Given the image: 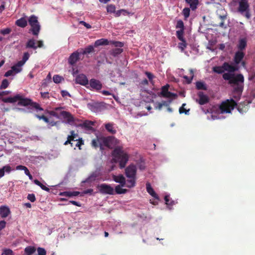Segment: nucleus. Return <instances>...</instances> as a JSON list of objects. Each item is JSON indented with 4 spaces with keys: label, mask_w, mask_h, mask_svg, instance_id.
Wrapping results in <instances>:
<instances>
[{
    "label": "nucleus",
    "mask_w": 255,
    "mask_h": 255,
    "mask_svg": "<svg viewBox=\"0 0 255 255\" xmlns=\"http://www.w3.org/2000/svg\"><path fill=\"white\" fill-rule=\"evenodd\" d=\"M1 255H13V252L10 249H5Z\"/></svg>",
    "instance_id": "51"
},
{
    "label": "nucleus",
    "mask_w": 255,
    "mask_h": 255,
    "mask_svg": "<svg viewBox=\"0 0 255 255\" xmlns=\"http://www.w3.org/2000/svg\"><path fill=\"white\" fill-rule=\"evenodd\" d=\"M94 51V47L92 45H89L84 49H81L80 52L81 54L87 55Z\"/></svg>",
    "instance_id": "26"
},
{
    "label": "nucleus",
    "mask_w": 255,
    "mask_h": 255,
    "mask_svg": "<svg viewBox=\"0 0 255 255\" xmlns=\"http://www.w3.org/2000/svg\"><path fill=\"white\" fill-rule=\"evenodd\" d=\"M115 193L120 194L123 193H125L127 191V190L125 189L122 188V186L120 185H117L115 188Z\"/></svg>",
    "instance_id": "38"
},
{
    "label": "nucleus",
    "mask_w": 255,
    "mask_h": 255,
    "mask_svg": "<svg viewBox=\"0 0 255 255\" xmlns=\"http://www.w3.org/2000/svg\"><path fill=\"white\" fill-rule=\"evenodd\" d=\"M245 55V53H244V51H241L240 50H238L235 53L233 59L234 65L231 64L232 66L235 67L237 69L236 70H234V72H237V71H239L240 69V67L239 66V64L241 63L244 58Z\"/></svg>",
    "instance_id": "8"
},
{
    "label": "nucleus",
    "mask_w": 255,
    "mask_h": 255,
    "mask_svg": "<svg viewBox=\"0 0 255 255\" xmlns=\"http://www.w3.org/2000/svg\"><path fill=\"white\" fill-rule=\"evenodd\" d=\"M30 26L31 27L30 30L32 34L34 35H38L40 30V25L39 23L38 22L37 23L33 24V25H31Z\"/></svg>",
    "instance_id": "25"
},
{
    "label": "nucleus",
    "mask_w": 255,
    "mask_h": 255,
    "mask_svg": "<svg viewBox=\"0 0 255 255\" xmlns=\"http://www.w3.org/2000/svg\"><path fill=\"white\" fill-rule=\"evenodd\" d=\"M36 117L39 120H42L46 123H49V120L48 118L45 117L44 115H36Z\"/></svg>",
    "instance_id": "47"
},
{
    "label": "nucleus",
    "mask_w": 255,
    "mask_h": 255,
    "mask_svg": "<svg viewBox=\"0 0 255 255\" xmlns=\"http://www.w3.org/2000/svg\"><path fill=\"white\" fill-rule=\"evenodd\" d=\"M22 66V64H21L19 62H18L16 64L12 66L11 68L12 69L13 72H14L15 73H18L21 71V67Z\"/></svg>",
    "instance_id": "30"
},
{
    "label": "nucleus",
    "mask_w": 255,
    "mask_h": 255,
    "mask_svg": "<svg viewBox=\"0 0 255 255\" xmlns=\"http://www.w3.org/2000/svg\"><path fill=\"white\" fill-rule=\"evenodd\" d=\"M145 75H146L149 80H152L154 78V75H153L152 73H150V72H145Z\"/></svg>",
    "instance_id": "59"
},
{
    "label": "nucleus",
    "mask_w": 255,
    "mask_h": 255,
    "mask_svg": "<svg viewBox=\"0 0 255 255\" xmlns=\"http://www.w3.org/2000/svg\"><path fill=\"white\" fill-rule=\"evenodd\" d=\"M2 101L4 103H13L18 101V104L20 106H26L30 105L31 100L23 98L22 96L17 94L13 97H8L6 98H2Z\"/></svg>",
    "instance_id": "5"
},
{
    "label": "nucleus",
    "mask_w": 255,
    "mask_h": 255,
    "mask_svg": "<svg viewBox=\"0 0 255 255\" xmlns=\"http://www.w3.org/2000/svg\"><path fill=\"white\" fill-rule=\"evenodd\" d=\"M185 105H186L185 104H182V106L181 107H180L179 110V112L180 113H185V114H187V113L189 111V110H186L184 108V106H185Z\"/></svg>",
    "instance_id": "49"
},
{
    "label": "nucleus",
    "mask_w": 255,
    "mask_h": 255,
    "mask_svg": "<svg viewBox=\"0 0 255 255\" xmlns=\"http://www.w3.org/2000/svg\"><path fill=\"white\" fill-rule=\"evenodd\" d=\"M29 58V54L26 52H24L22 57V59L21 60L19 61V62L22 64L23 65L25 64V63L26 62L27 60Z\"/></svg>",
    "instance_id": "39"
},
{
    "label": "nucleus",
    "mask_w": 255,
    "mask_h": 255,
    "mask_svg": "<svg viewBox=\"0 0 255 255\" xmlns=\"http://www.w3.org/2000/svg\"><path fill=\"white\" fill-rule=\"evenodd\" d=\"M236 69L235 67L232 66L231 64L227 62H224L221 66H215L213 68L214 72L219 74L224 73L225 71H227L228 72H234Z\"/></svg>",
    "instance_id": "7"
},
{
    "label": "nucleus",
    "mask_w": 255,
    "mask_h": 255,
    "mask_svg": "<svg viewBox=\"0 0 255 255\" xmlns=\"http://www.w3.org/2000/svg\"><path fill=\"white\" fill-rule=\"evenodd\" d=\"M169 85H164L162 87L161 94L162 96L165 98H176L177 97V94L172 93V92L169 91Z\"/></svg>",
    "instance_id": "11"
},
{
    "label": "nucleus",
    "mask_w": 255,
    "mask_h": 255,
    "mask_svg": "<svg viewBox=\"0 0 255 255\" xmlns=\"http://www.w3.org/2000/svg\"><path fill=\"white\" fill-rule=\"evenodd\" d=\"M106 130L112 134H115L116 130L114 128V124L112 123H108L105 125Z\"/></svg>",
    "instance_id": "32"
},
{
    "label": "nucleus",
    "mask_w": 255,
    "mask_h": 255,
    "mask_svg": "<svg viewBox=\"0 0 255 255\" xmlns=\"http://www.w3.org/2000/svg\"><path fill=\"white\" fill-rule=\"evenodd\" d=\"M28 200L31 202H34L36 200L35 196L34 194H28L27 197Z\"/></svg>",
    "instance_id": "50"
},
{
    "label": "nucleus",
    "mask_w": 255,
    "mask_h": 255,
    "mask_svg": "<svg viewBox=\"0 0 255 255\" xmlns=\"http://www.w3.org/2000/svg\"><path fill=\"white\" fill-rule=\"evenodd\" d=\"M76 83L81 85L86 86L88 84V80L84 74L78 75L75 79Z\"/></svg>",
    "instance_id": "16"
},
{
    "label": "nucleus",
    "mask_w": 255,
    "mask_h": 255,
    "mask_svg": "<svg viewBox=\"0 0 255 255\" xmlns=\"http://www.w3.org/2000/svg\"><path fill=\"white\" fill-rule=\"evenodd\" d=\"M198 95L199 97L198 102L199 104L204 105L206 104V103H208L209 101L208 96H206V95H204L202 92H198Z\"/></svg>",
    "instance_id": "18"
},
{
    "label": "nucleus",
    "mask_w": 255,
    "mask_h": 255,
    "mask_svg": "<svg viewBox=\"0 0 255 255\" xmlns=\"http://www.w3.org/2000/svg\"><path fill=\"white\" fill-rule=\"evenodd\" d=\"M28 22L30 25L37 23L39 22L38 21L37 17L34 15H31L28 18Z\"/></svg>",
    "instance_id": "37"
},
{
    "label": "nucleus",
    "mask_w": 255,
    "mask_h": 255,
    "mask_svg": "<svg viewBox=\"0 0 255 255\" xmlns=\"http://www.w3.org/2000/svg\"><path fill=\"white\" fill-rule=\"evenodd\" d=\"M190 77H188V76H186V75H185V76H183L184 79H186V83H191L193 78L194 77V71L193 69H190Z\"/></svg>",
    "instance_id": "35"
},
{
    "label": "nucleus",
    "mask_w": 255,
    "mask_h": 255,
    "mask_svg": "<svg viewBox=\"0 0 255 255\" xmlns=\"http://www.w3.org/2000/svg\"><path fill=\"white\" fill-rule=\"evenodd\" d=\"M113 179L115 182L120 183L122 186H123L125 184L126 180L123 175H119L118 176L114 175L113 176Z\"/></svg>",
    "instance_id": "24"
},
{
    "label": "nucleus",
    "mask_w": 255,
    "mask_h": 255,
    "mask_svg": "<svg viewBox=\"0 0 255 255\" xmlns=\"http://www.w3.org/2000/svg\"><path fill=\"white\" fill-rule=\"evenodd\" d=\"M255 70H252V71H251L250 76H249V80H253V79H255Z\"/></svg>",
    "instance_id": "58"
},
{
    "label": "nucleus",
    "mask_w": 255,
    "mask_h": 255,
    "mask_svg": "<svg viewBox=\"0 0 255 255\" xmlns=\"http://www.w3.org/2000/svg\"><path fill=\"white\" fill-rule=\"evenodd\" d=\"M94 122H93L92 121L86 120V121H84L83 123L80 124L79 125V126H80L83 128H84L85 129H87V130H93V128L92 127V126H94Z\"/></svg>",
    "instance_id": "21"
},
{
    "label": "nucleus",
    "mask_w": 255,
    "mask_h": 255,
    "mask_svg": "<svg viewBox=\"0 0 255 255\" xmlns=\"http://www.w3.org/2000/svg\"><path fill=\"white\" fill-rule=\"evenodd\" d=\"M245 16L247 18H250L251 17V14L250 11V7L245 10Z\"/></svg>",
    "instance_id": "56"
},
{
    "label": "nucleus",
    "mask_w": 255,
    "mask_h": 255,
    "mask_svg": "<svg viewBox=\"0 0 255 255\" xmlns=\"http://www.w3.org/2000/svg\"><path fill=\"white\" fill-rule=\"evenodd\" d=\"M30 106L35 108V109L36 110H40V111H43V109L42 108L39 104H38V103H35V102H32L31 101V103L30 104Z\"/></svg>",
    "instance_id": "46"
},
{
    "label": "nucleus",
    "mask_w": 255,
    "mask_h": 255,
    "mask_svg": "<svg viewBox=\"0 0 255 255\" xmlns=\"http://www.w3.org/2000/svg\"><path fill=\"white\" fill-rule=\"evenodd\" d=\"M25 47L26 48H32L33 49H36L37 46L36 45L35 40L32 38L28 40L26 43Z\"/></svg>",
    "instance_id": "28"
},
{
    "label": "nucleus",
    "mask_w": 255,
    "mask_h": 255,
    "mask_svg": "<svg viewBox=\"0 0 255 255\" xmlns=\"http://www.w3.org/2000/svg\"><path fill=\"white\" fill-rule=\"evenodd\" d=\"M107 10L109 13H115L116 12V7L114 4H109L107 6Z\"/></svg>",
    "instance_id": "40"
},
{
    "label": "nucleus",
    "mask_w": 255,
    "mask_h": 255,
    "mask_svg": "<svg viewBox=\"0 0 255 255\" xmlns=\"http://www.w3.org/2000/svg\"><path fill=\"white\" fill-rule=\"evenodd\" d=\"M100 191L101 193L103 194L110 195H114L115 194L114 188L110 185L106 184H102L100 186Z\"/></svg>",
    "instance_id": "12"
},
{
    "label": "nucleus",
    "mask_w": 255,
    "mask_h": 255,
    "mask_svg": "<svg viewBox=\"0 0 255 255\" xmlns=\"http://www.w3.org/2000/svg\"><path fill=\"white\" fill-rule=\"evenodd\" d=\"M114 138L113 136L104 137L102 135L97 136L92 140V146L95 148L100 147L101 150L104 149V146L111 148V143Z\"/></svg>",
    "instance_id": "3"
},
{
    "label": "nucleus",
    "mask_w": 255,
    "mask_h": 255,
    "mask_svg": "<svg viewBox=\"0 0 255 255\" xmlns=\"http://www.w3.org/2000/svg\"><path fill=\"white\" fill-rule=\"evenodd\" d=\"M251 102L246 101L242 102L238 105L237 102L234 100H227L224 102H222L220 106L221 113H231L234 110L235 106L237 107L238 110L240 113H246L248 111L250 108V104Z\"/></svg>",
    "instance_id": "2"
},
{
    "label": "nucleus",
    "mask_w": 255,
    "mask_h": 255,
    "mask_svg": "<svg viewBox=\"0 0 255 255\" xmlns=\"http://www.w3.org/2000/svg\"><path fill=\"white\" fill-rule=\"evenodd\" d=\"M196 88L198 90H207V86L205 83L202 82V81H197L196 82Z\"/></svg>",
    "instance_id": "36"
},
{
    "label": "nucleus",
    "mask_w": 255,
    "mask_h": 255,
    "mask_svg": "<svg viewBox=\"0 0 255 255\" xmlns=\"http://www.w3.org/2000/svg\"><path fill=\"white\" fill-rule=\"evenodd\" d=\"M186 3H188L192 10H195L199 4V0H185Z\"/></svg>",
    "instance_id": "27"
},
{
    "label": "nucleus",
    "mask_w": 255,
    "mask_h": 255,
    "mask_svg": "<svg viewBox=\"0 0 255 255\" xmlns=\"http://www.w3.org/2000/svg\"><path fill=\"white\" fill-rule=\"evenodd\" d=\"M48 113L51 116L56 117L57 118H59V115H58V113H57L56 111H48Z\"/></svg>",
    "instance_id": "53"
},
{
    "label": "nucleus",
    "mask_w": 255,
    "mask_h": 255,
    "mask_svg": "<svg viewBox=\"0 0 255 255\" xmlns=\"http://www.w3.org/2000/svg\"><path fill=\"white\" fill-rule=\"evenodd\" d=\"M72 141H75L73 138L71 136V135H69L67 137V140L65 142L64 145H67L68 144H70L71 146H73L72 143L71 142Z\"/></svg>",
    "instance_id": "48"
},
{
    "label": "nucleus",
    "mask_w": 255,
    "mask_h": 255,
    "mask_svg": "<svg viewBox=\"0 0 255 255\" xmlns=\"http://www.w3.org/2000/svg\"><path fill=\"white\" fill-rule=\"evenodd\" d=\"M11 212L6 206H0V216L2 218H5L10 215Z\"/></svg>",
    "instance_id": "19"
},
{
    "label": "nucleus",
    "mask_w": 255,
    "mask_h": 255,
    "mask_svg": "<svg viewBox=\"0 0 255 255\" xmlns=\"http://www.w3.org/2000/svg\"><path fill=\"white\" fill-rule=\"evenodd\" d=\"M70 134L71 135V136L73 138L75 141L78 140V139H77V137H78V134L75 133L74 130H71Z\"/></svg>",
    "instance_id": "54"
},
{
    "label": "nucleus",
    "mask_w": 255,
    "mask_h": 255,
    "mask_svg": "<svg viewBox=\"0 0 255 255\" xmlns=\"http://www.w3.org/2000/svg\"><path fill=\"white\" fill-rule=\"evenodd\" d=\"M61 94L63 97H65L67 96H70V94L67 91L62 90L61 91Z\"/></svg>",
    "instance_id": "62"
},
{
    "label": "nucleus",
    "mask_w": 255,
    "mask_h": 255,
    "mask_svg": "<svg viewBox=\"0 0 255 255\" xmlns=\"http://www.w3.org/2000/svg\"><path fill=\"white\" fill-rule=\"evenodd\" d=\"M17 168L23 170L24 171L25 174L28 176L29 178L31 180L32 179V176L26 167L22 165H19L17 166Z\"/></svg>",
    "instance_id": "34"
},
{
    "label": "nucleus",
    "mask_w": 255,
    "mask_h": 255,
    "mask_svg": "<svg viewBox=\"0 0 255 255\" xmlns=\"http://www.w3.org/2000/svg\"><path fill=\"white\" fill-rule=\"evenodd\" d=\"M11 170V167L9 165L4 166L2 168H0V178L4 175L5 172L9 173Z\"/></svg>",
    "instance_id": "29"
},
{
    "label": "nucleus",
    "mask_w": 255,
    "mask_h": 255,
    "mask_svg": "<svg viewBox=\"0 0 255 255\" xmlns=\"http://www.w3.org/2000/svg\"><path fill=\"white\" fill-rule=\"evenodd\" d=\"M175 28L178 29L176 31V36L178 39H182V34H184L185 26L183 20H178L175 25Z\"/></svg>",
    "instance_id": "10"
},
{
    "label": "nucleus",
    "mask_w": 255,
    "mask_h": 255,
    "mask_svg": "<svg viewBox=\"0 0 255 255\" xmlns=\"http://www.w3.org/2000/svg\"><path fill=\"white\" fill-rule=\"evenodd\" d=\"M112 155L113 157L112 160L114 162H119L121 168L125 167L128 161V154L125 153L123 148L120 146L116 147L113 151Z\"/></svg>",
    "instance_id": "4"
},
{
    "label": "nucleus",
    "mask_w": 255,
    "mask_h": 255,
    "mask_svg": "<svg viewBox=\"0 0 255 255\" xmlns=\"http://www.w3.org/2000/svg\"><path fill=\"white\" fill-rule=\"evenodd\" d=\"M89 84L91 88L97 91L100 90L102 88L101 82L99 80L95 79H91L90 80Z\"/></svg>",
    "instance_id": "15"
},
{
    "label": "nucleus",
    "mask_w": 255,
    "mask_h": 255,
    "mask_svg": "<svg viewBox=\"0 0 255 255\" xmlns=\"http://www.w3.org/2000/svg\"><path fill=\"white\" fill-rule=\"evenodd\" d=\"M109 44H113L116 47H122L123 46V44L119 41H108L107 39L102 38L98 39L95 42L94 46L97 47L101 45H106Z\"/></svg>",
    "instance_id": "9"
},
{
    "label": "nucleus",
    "mask_w": 255,
    "mask_h": 255,
    "mask_svg": "<svg viewBox=\"0 0 255 255\" xmlns=\"http://www.w3.org/2000/svg\"><path fill=\"white\" fill-rule=\"evenodd\" d=\"M146 191L147 192L151 195V196L153 197L154 199H159V196L157 194H156V192L154 190V189H153L152 187L151 186V185L149 182H146Z\"/></svg>",
    "instance_id": "20"
},
{
    "label": "nucleus",
    "mask_w": 255,
    "mask_h": 255,
    "mask_svg": "<svg viewBox=\"0 0 255 255\" xmlns=\"http://www.w3.org/2000/svg\"><path fill=\"white\" fill-rule=\"evenodd\" d=\"M17 26L24 28L27 25V21L25 17H21L17 19L15 23Z\"/></svg>",
    "instance_id": "22"
},
{
    "label": "nucleus",
    "mask_w": 255,
    "mask_h": 255,
    "mask_svg": "<svg viewBox=\"0 0 255 255\" xmlns=\"http://www.w3.org/2000/svg\"><path fill=\"white\" fill-rule=\"evenodd\" d=\"M36 251V249L34 247L28 246L25 248L24 252L26 255H31Z\"/></svg>",
    "instance_id": "33"
},
{
    "label": "nucleus",
    "mask_w": 255,
    "mask_h": 255,
    "mask_svg": "<svg viewBox=\"0 0 255 255\" xmlns=\"http://www.w3.org/2000/svg\"><path fill=\"white\" fill-rule=\"evenodd\" d=\"M249 7L250 4L248 0H240L238 10L243 14V13L245 12V10L248 9Z\"/></svg>",
    "instance_id": "17"
},
{
    "label": "nucleus",
    "mask_w": 255,
    "mask_h": 255,
    "mask_svg": "<svg viewBox=\"0 0 255 255\" xmlns=\"http://www.w3.org/2000/svg\"><path fill=\"white\" fill-rule=\"evenodd\" d=\"M164 199L165 200L166 204L170 205L171 206L174 204V201L170 199V197L169 196V195H166L164 197Z\"/></svg>",
    "instance_id": "44"
},
{
    "label": "nucleus",
    "mask_w": 255,
    "mask_h": 255,
    "mask_svg": "<svg viewBox=\"0 0 255 255\" xmlns=\"http://www.w3.org/2000/svg\"><path fill=\"white\" fill-rule=\"evenodd\" d=\"M6 224V222L4 220H1L0 221V231L5 227Z\"/></svg>",
    "instance_id": "55"
},
{
    "label": "nucleus",
    "mask_w": 255,
    "mask_h": 255,
    "mask_svg": "<svg viewBox=\"0 0 255 255\" xmlns=\"http://www.w3.org/2000/svg\"><path fill=\"white\" fill-rule=\"evenodd\" d=\"M190 8H188V7H186L184 8L182 10V13L185 17V18H188L190 15Z\"/></svg>",
    "instance_id": "41"
},
{
    "label": "nucleus",
    "mask_w": 255,
    "mask_h": 255,
    "mask_svg": "<svg viewBox=\"0 0 255 255\" xmlns=\"http://www.w3.org/2000/svg\"><path fill=\"white\" fill-rule=\"evenodd\" d=\"M41 97L43 99H49V93L48 92H41L40 93Z\"/></svg>",
    "instance_id": "57"
},
{
    "label": "nucleus",
    "mask_w": 255,
    "mask_h": 255,
    "mask_svg": "<svg viewBox=\"0 0 255 255\" xmlns=\"http://www.w3.org/2000/svg\"><path fill=\"white\" fill-rule=\"evenodd\" d=\"M59 114L63 119L66 120L67 123L69 124H72L76 121L72 114L68 112L62 111L60 112Z\"/></svg>",
    "instance_id": "14"
},
{
    "label": "nucleus",
    "mask_w": 255,
    "mask_h": 255,
    "mask_svg": "<svg viewBox=\"0 0 255 255\" xmlns=\"http://www.w3.org/2000/svg\"><path fill=\"white\" fill-rule=\"evenodd\" d=\"M222 77L225 80L228 81L229 84L233 89L234 94L237 95L236 96H234V97L236 98V99L240 98L244 89L245 78L244 75L242 74V73L235 74V73L228 72V73H223Z\"/></svg>",
    "instance_id": "1"
},
{
    "label": "nucleus",
    "mask_w": 255,
    "mask_h": 255,
    "mask_svg": "<svg viewBox=\"0 0 255 255\" xmlns=\"http://www.w3.org/2000/svg\"><path fill=\"white\" fill-rule=\"evenodd\" d=\"M247 46V41L246 38H242L239 40V43L237 45V48L240 51H243Z\"/></svg>",
    "instance_id": "23"
},
{
    "label": "nucleus",
    "mask_w": 255,
    "mask_h": 255,
    "mask_svg": "<svg viewBox=\"0 0 255 255\" xmlns=\"http://www.w3.org/2000/svg\"><path fill=\"white\" fill-rule=\"evenodd\" d=\"M77 141H77V143L76 144V146H77V147H80L82 144H84L83 141L82 140V139H78Z\"/></svg>",
    "instance_id": "64"
},
{
    "label": "nucleus",
    "mask_w": 255,
    "mask_h": 255,
    "mask_svg": "<svg viewBox=\"0 0 255 255\" xmlns=\"http://www.w3.org/2000/svg\"><path fill=\"white\" fill-rule=\"evenodd\" d=\"M9 85V82L6 79H4L2 81L1 84L0 86V89H6Z\"/></svg>",
    "instance_id": "43"
},
{
    "label": "nucleus",
    "mask_w": 255,
    "mask_h": 255,
    "mask_svg": "<svg viewBox=\"0 0 255 255\" xmlns=\"http://www.w3.org/2000/svg\"><path fill=\"white\" fill-rule=\"evenodd\" d=\"M39 187H40V188L42 190H45L46 191L49 192V191H50V189L49 188L47 187L46 186H45V185L42 184V183H41L40 185H39Z\"/></svg>",
    "instance_id": "63"
},
{
    "label": "nucleus",
    "mask_w": 255,
    "mask_h": 255,
    "mask_svg": "<svg viewBox=\"0 0 255 255\" xmlns=\"http://www.w3.org/2000/svg\"><path fill=\"white\" fill-rule=\"evenodd\" d=\"M11 32V29L10 28H6L2 29L0 31V33L3 35H6L9 34Z\"/></svg>",
    "instance_id": "52"
},
{
    "label": "nucleus",
    "mask_w": 255,
    "mask_h": 255,
    "mask_svg": "<svg viewBox=\"0 0 255 255\" xmlns=\"http://www.w3.org/2000/svg\"><path fill=\"white\" fill-rule=\"evenodd\" d=\"M13 72V71H12V69L11 68V70H9L7 71L6 72H5L4 76L6 77H9L12 74Z\"/></svg>",
    "instance_id": "61"
},
{
    "label": "nucleus",
    "mask_w": 255,
    "mask_h": 255,
    "mask_svg": "<svg viewBox=\"0 0 255 255\" xmlns=\"http://www.w3.org/2000/svg\"><path fill=\"white\" fill-rule=\"evenodd\" d=\"M63 78L59 76V75H54L53 77V80L54 81V83H59L61 82L62 80H63Z\"/></svg>",
    "instance_id": "45"
},
{
    "label": "nucleus",
    "mask_w": 255,
    "mask_h": 255,
    "mask_svg": "<svg viewBox=\"0 0 255 255\" xmlns=\"http://www.w3.org/2000/svg\"><path fill=\"white\" fill-rule=\"evenodd\" d=\"M80 51L77 50L72 53L68 58V63L71 65H74L80 59Z\"/></svg>",
    "instance_id": "13"
},
{
    "label": "nucleus",
    "mask_w": 255,
    "mask_h": 255,
    "mask_svg": "<svg viewBox=\"0 0 255 255\" xmlns=\"http://www.w3.org/2000/svg\"><path fill=\"white\" fill-rule=\"evenodd\" d=\"M180 41H181L178 43V46L181 51H184L187 45L186 40L184 37V35H182V39H180Z\"/></svg>",
    "instance_id": "31"
},
{
    "label": "nucleus",
    "mask_w": 255,
    "mask_h": 255,
    "mask_svg": "<svg viewBox=\"0 0 255 255\" xmlns=\"http://www.w3.org/2000/svg\"><path fill=\"white\" fill-rule=\"evenodd\" d=\"M136 167L135 165L130 164L128 166V188L134 187L136 180Z\"/></svg>",
    "instance_id": "6"
},
{
    "label": "nucleus",
    "mask_w": 255,
    "mask_h": 255,
    "mask_svg": "<svg viewBox=\"0 0 255 255\" xmlns=\"http://www.w3.org/2000/svg\"><path fill=\"white\" fill-rule=\"evenodd\" d=\"M219 18L221 19V21L219 23V26L223 27L225 26V20L227 18V16L226 14L224 15H220Z\"/></svg>",
    "instance_id": "42"
},
{
    "label": "nucleus",
    "mask_w": 255,
    "mask_h": 255,
    "mask_svg": "<svg viewBox=\"0 0 255 255\" xmlns=\"http://www.w3.org/2000/svg\"><path fill=\"white\" fill-rule=\"evenodd\" d=\"M61 195L66 197H72V192L66 191L61 194Z\"/></svg>",
    "instance_id": "60"
}]
</instances>
